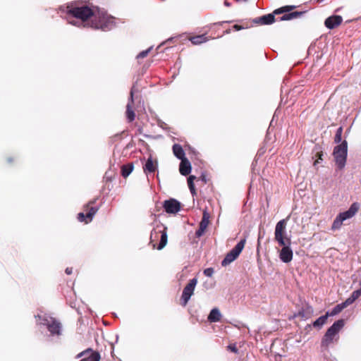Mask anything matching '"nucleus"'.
I'll return each instance as SVG.
<instances>
[{"instance_id":"obj_1","label":"nucleus","mask_w":361,"mask_h":361,"mask_svg":"<svg viewBox=\"0 0 361 361\" xmlns=\"http://www.w3.org/2000/svg\"><path fill=\"white\" fill-rule=\"evenodd\" d=\"M61 10L68 15V23L77 27H85L87 25L85 21L90 17H92L90 27L94 29L106 32L112 30L116 25L113 16L99 10L95 12L81 2H71L61 6Z\"/></svg>"},{"instance_id":"obj_2","label":"nucleus","mask_w":361,"mask_h":361,"mask_svg":"<svg viewBox=\"0 0 361 361\" xmlns=\"http://www.w3.org/2000/svg\"><path fill=\"white\" fill-rule=\"evenodd\" d=\"M36 323L38 326L45 327L47 330V337L49 342L59 343L61 342L63 334L62 323L56 318L43 313L35 316Z\"/></svg>"},{"instance_id":"obj_3","label":"nucleus","mask_w":361,"mask_h":361,"mask_svg":"<svg viewBox=\"0 0 361 361\" xmlns=\"http://www.w3.org/2000/svg\"><path fill=\"white\" fill-rule=\"evenodd\" d=\"M345 325V320L340 319L336 321L326 331L321 341V346L328 348L334 341L338 339V334Z\"/></svg>"},{"instance_id":"obj_4","label":"nucleus","mask_w":361,"mask_h":361,"mask_svg":"<svg viewBox=\"0 0 361 361\" xmlns=\"http://www.w3.org/2000/svg\"><path fill=\"white\" fill-rule=\"evenodd\" d=\"M333 155L337 167L343 169L345 166L348 156V142L345 140L334 147Z\"/></svg>"},{"instance_id":"obj_5","label":"nucleus","mask_w":361,"mask_h":361,"mask_svg":"<svg viewBox=\"0 0 361 361\" xmlns=\"http://www.w3.org/2000/svg\"><path fill=\"white\" fill-rule=\"evenodd\" d=\"M358 209L359 204L357 202H353L348 210L339 213V214L334 220L331 228L333 230L340 228L343 224V222L354 216L355 214L357 212Z\"/></svg>"},{"instance_id":"obj_6","label":"nucleus","mask_w":361,"mask_h":361,"mask_svg":"<svg viewBox=\"0 0 361 361\" xmlns=\"http://www.w3.org/2000/svg\"><path fill=\"white\" fill-rule=\"evenodd\" d=\"M159 233L161 236L157 249L160 250L166 245L168 242L167 227L164 226L163 224H160L154 228L150 233V243L155 241Z\"/></svg>"},{"instance_id":"obj_7","label":"nucleus","mask_w":361,"mask_h":361,"mask_svg":"<svg viewBox=\"0 0 361 361\" xmlns=\"http://www.w3.org/2000/svg\"><path fill=\"white\" fill-rule=\"evenodd\" d=\"M246 243V238L241 239L235 247L229 251L221 262V265L226 267L233 262L241 253Z\"/></svg>"},{"instance_id":"obj_8","label":"nucleus","mask_w":361,"mask_h":361,"mask_svg":"<svg viewBox=\"0 0 361 361\" xmlns=\"http://www.w3.org/2000/svg\"><path fill=\"white\" fill-rule=\"evenodd\" d=\"M289 219V216L286 219L280 220L276 225L275 231H274V238L276 241L280 245H285L286 238L285 235L286 233V225L288 220Z\"/></svg>"},{"instance_id":"obj_9","label":"nucleus","mask_w":361,"mask_h":361,"mask_svg":"<svg viewBox=\"0 0 361 361\" xmlns=\"http://www.w3.org/2000/svg\"><path fill=\"white\" fill-rule=\"evenodd\" d=\"M197 283V279L193 278L190 280L189 283L183 288L181 295V303L183 306H185L190 300L191 296L194 293L195 286Z\"/></svg>"},{"instance_id":"obj_10","label":"nucleus","mask_w":361,"mask_h":361,"mask_svg":"<svg viewBox=\"0 0 361 361\" xmlns=\"http://www.w3.org/2000/svg\"><path fill=\"white\" fill-rule=\"evenodd\" d=\"M75 358H81L80 361H99L100 355L98 352L94 351L92 348H87L78 353L75 356Z\"/></svg>"},{"instance_id":"obj_11","label":"nucleus","mask_w":361,"mask_h":361,"mask_svg":"<svg viewBox=\"0 0 361 361\" xmlns=\"http://www.w3.org/2000/svg\"><path fill=\"white\" fill-rule=\"evenodd\" d=\"M137 90L135 88V85H133L131 87L130 92V97L128 99V104L126 105V117L128 121V122H132L135 120V114L133 109L132 105L134 103V93L137 92Z\"/></svg>"},{"instance_id":"obj_12","label":"nucleus","mask_w":361,"mask_h":361,"mask_svg":"<svg viewBox=\"0 0 361 361\" xmlns=\"http://www.w3.org/2000/svg\"><path fill=\"white\" fill-rule=\"evenodd\" d=\"M163 207L166 213L176 214L180 209V202L176 199L170 198L164 202Z\"/></svg>"},{"instance_id":"obj_13","label":"nucleus","mask_w":361,"mask_h":361,"mask_svg":"<svg viewBox=\"0 0 361 361\" xmlns=\"http://www.w3.org/2000/svg\"><path fill=\"white\" fill-rule=\"evenodd\" d=\"M288 244L285 242V245H282L283 247L281 250L279 257L280 259L284 263L290 262L293 259V250L290 247V240L287 239Z\"/></svg>"},{"instance_id":"obj_14","label":"nucleus","mask_w":361,"mask_h":361,"mask_svg":"<svg viewBox=\"0 0 361 361\" xmlns=\"http://www.w3.org/2000/svg\"><path fill=\"white\" fill-rule=\"evenodd\" d=\"M343 21L341 16H331L325 20L324 25L329 29H334L338 26Z\"/></svg>"},{"instance_id":"obj_15","label":"nucleus","mask_w":361,"mask_h":361,"mask_svg":"<svg viewBox=\"0 0 361 361\" xmlns=\"http://www.w3.org/2000/svg\"><path fill=\"white\" fill-rule=\"evenodd\" d=\"M254 23H260L262 25H270L275 21V16L272 13L264 15L259 18L253 19Z\"/></svg>"},{"instance_id":"obj_16","label":"nucleus","mask_w":361,"mask_h":361,"mask_svg":"<svg viewBox=\"0 0 361 361\" xmlns=\"http://www.w3.org/2000/svg\"><path fill=\"white\" fill-rule=\"evenodd\" d=\"M158 168V163L156 161L154 163L152 157L150 156L146 161L145 166H143L144 172L147 175L150 173H154Z\"/></svg>"},{"instance_id":"obj_17","label":"nucleus","mask_w":361,"mask_h":361,"mask_svg":"<svg viewBox=\"0 0 361 361\" xmlns=\"http://www.w3.org/2000/svg\"><path fill=\"white\" fill-rule=\"evenodd\" d=\"M191 164L187 158L180 160L179 171L181 175L187 176L191 172Z\"/></svg>"},{"instance_id":"obj_18","label":"nucleus","mask_w":361,"mask_h":361,"mask_svg":"<svg viewBox=\"0 0 361 361\" xmlns=\"http://www.w3.org/2000/svg\"><path fill=\"white\" fill-rule=\"evenodd\" d=\"M312 314L313 308L307 305L298 312V316L300 317L302 319L306 320L310 318Z\"/></svg>"},{"instance_id":"obj_19","label":"nucleus","mask_w":361,"mask_h":361,"mask_svg":"<svg viewBox=\"0 0 361 361\" xmlns=\"http://www.w3.org/2000/svg\"><path fill=\"white\" fill-rule=\"evenodd\" d=\"M221 314L219 311V310L216 307L215 308H213L209 315H208V317H207V319L209 320V322H218L220 321L221 319Z\"/></svg>"},{"instance_id":"obj_20","label":"nucleus","mask_w":361,"mask_h":361,"mask_svg":"<svg viewBox=\"0 0 361 361\" xmlns=\"http://www.w3.org/2000/svg\"><path fill=\"white\" fill-rule=\"evenodd\" d=\"M172 149H173V154L177 159L181 160V159H183L185 158V152L180 145L174 144L173 145Z\"/></svg>"},{"instance_id":"obj_21","label":"nucleus","mask_w":361,"mask_h":361,"mask_svg":"<svg viewBox=\"0 0 361 361\" xmlns=\"http://www.w3.org/2000/svg\"><path fill=\"white\" fill-rule=\"evenodd\" d=\"M305 13V11H293V12L285 13L281 17H280L279 20L280 21L290 20H292V19H294V18L301 16Z\"/></svg>"},{"instance_id":"obj_22","label":"nucleus","mask_w":361,"mask_h":361,"mask_svg":"<svg viewBox=\"0 0 361 361\" xmlns=\"http://www.w3.org/2000/svg\"><path fill=\"white\" fill-rule=\"evenodd\" d=\"M328 318V314L325 313V314L319 317L312 323V326L320 329L326 323Z\"/></svg>"},{"instance_id":"obj_23","label":"nucleus","mask_w":361,"mask_h":361,"mask_svg":"<svg viewBox=\"0 0 361 361\" xmlns=\"http://www.w3.org/2000/svg\"><path fill=\"white\" fill-rule=\"evenodd\" d=\"M134 168L133 163H129L128 164L123 165L121 166V175L123 177L126 178L128 177L131 172L133 171Z\"/></svg>"},{"instance_id":"obj_24","label":"nucleus","mask_w":361,"mask_h":361,"mask_svg":"<svg viewBox=\"0 0 361 361\" xmlns=\"http://www.w3.org/2000/svg\"><path fill=\"white\" fill-rule=\"evenodd\" d=\"M207 40L208 38L207 37L206 35H196L190 38V42L193 44H200L203 42H207Z\"/></svg>"},{"instance_id":"obj_25","label":"nucleus","mask_w":361,"mask_h":361,"mask_svg":"<svg viewBox=\"0 0 361 361\" xmlns=\"http://www.w3.org/2000/svg\"><path fill=\"white\" fill-rule=\"evenodd\" d=\"M344 309L341 303L336 305L331 311H327L326 313L328 317H334L340 313Z\"/></svg>"},{"instance_id":"obj_26","label":"nucleus","mask_w":361,"mask_h":361,"mask_svg":"<svg viewBox=\"0 0 361 361\" xmlns=\"http://www.w3.org/2000/svg\"><path fill=\"white\" fill-rule=\"evenodd\" d=\"M209 222V214L207 212V210H204L203 212L202 218L200 223V226L206 228L207 227Z\"/></svg>"},{"instance_id":"obj_27","label":"nucleus","mask_w":361,"mask_h":361,"mask_svg":"<svg viewBox=\"0 0 361 361\" xmlns=\"http://www.w3.org/2000/svg\"><path fill=\"white\" fill-rule=\"evenodd\" d=\"M195 178V176H190L188 178V188H189L192 196L196 195L195 188V185H194V182H193Z\"/></svg>"},{"instance_id":"obj_28","label":"nucleus","mask_w":361,"mask_h":361,"mask_svg":"<svg viewBox=\"0 0 361 361\" xmlns=\"http://www.w3.org/2000/svg\"><path fill=\"white\" fill-rule=\"evenodd\" d=\"M98 209L99 208L97 207H92L89 209V211L86 213V217L88 219L87 222H90L92 220Z\"/></svg>"},{"instance_id":"obj_29","label":"nucleus","mask_w":361,"mask_h":361,"mask_svg":"<svg viewBox=\"0 0 361 361\" xmlns=\"http://www.w3.org/2000/svg\"><path fill=\"white\" fill-rule=\"evenodd\" d=\"M343 127L342 126H340L336 132V135H335V137H334V142L336 143V144H341L343 141H342V134H343Z\"/></svg>"},{"instance_id":"obj_30","label":"nucleus","mask_w":361,"mask_h":361,"mask_svg":"<svg viewBox=\"0 0 361 361\" xmlns=\"http://www.w3.org/2000/svg\"><path fill=\"white\" fill-rule=\"evenodd\" d=\"M294 8H295L294 6H283L281 8L276 9L272 14H274V15H275V14H281V13H285V12H288V11H291Z\"/></svg>"},{"instance_id":"obj_31","label":"nucleus","mask_w":361,"mask_h":361,"mask_svg":"<svg viewBox=\"0 0 361 361\" xmlns=\"http://www.w3.org/2000/svg\"><path fill=\"white\" fill-rule=\"evenodd\" d=\"M357 299L351 294L344 302H341L344 308L353 304Z\"/></svg>"},{"instance_id":"obj_32","label":"nucleus","mask_w":361,"mask_h":361,"mask_svg":"<svg viewBox=\"0 0 361 361\" xmlns=\"http://www.w3.org/2000/svg\"><path fill=\"white\" fill-rule=\"evenodd\" d=\"M152 48H153V47L152 46L149 48H148L147 49L140 52L137 56V59H143V58L146 57L148 55V54L149 53V51L152 49Z\"/></svg>"},{"instance_id":"obj_33","label":"nucleus","mask_w":361,"mask_h":361,"mask_svg":"<svg viewBox=\"0 0 361 361\" xmlns=\"http://www.w3.org/2000/svg\"><path fill=\"white\" fill-rule=\"evenodd\" d=\"M78 220L80 222L87 221H88V219L86 217V214H85L83 212H80L78 214Z\"/></svg>"},{"instance_id":"obj_34","label":"nucleus","mask_w":361,"mask_h":361,"mask_svg":"<svg viewBox=\"0 0 361 361\" xmlns=\"http://www.w3.org/2000/svg\"><path fill=\"white\" fill-rule=\"evenodd\" d=\"M205 229H206V228H204V227H202V226L199 225V228L196 231L195 235L197 238L201 237L203 235Z\"/></svg>"},{"instance_id":"obj_35","label":"nucleus","mask_w":361,"mask_h":361,"mask_svg":"<svg viewBox=\"0 0 361 361\" xmlns=\"http://www.w3.org/2000/svg\"><path fill=\"white\" fill-rule=\"evenodd\" d=\"M214 274L213 268H207L204 270V274L208 277H212Z\"/></svg>"},{"instance_id":"obj_36","label":"nucleus","mask_w":361,"mask_h":361,"mask_svg":"<svg viewBox=\"0 0 361 361\" xmlns=\"http://www.w3.org/2000/svg\"><path fill=\"white\" fill-rule=\"evenodd\" d=\"M228 349L234 353H238V349L237 348L235 344H230L228 345Z\"/></svg>"},{"instance_id":"obj_37","label":"nucleus","mask_w":361,"mask_h":361,"mask_svg":"<svg viewBox=\"0 0 361 361\" xmlns=\"http://www.w3.org/2000/svg\"><path fill=\"white\" fill-rule=\"evenodd\" d=\"M233 27L236 31H239V30H243L245 28L244 27L239 25H234Z\"/></svg>"},{"instance_id":"obj_38","label":"nucleus","mask_w":361,"mask_h":361,"mask_svg":"<svg viewBox=\"0 0 361 361\" xmlns=\"http://www.w3.org/2000/svg\"><path fill=\"white\" fill-rule=\"evenodd\" d=\"M65 272H66V274L70 275V274H72V272H73V269H72V268H71V267H67V268L66 269V270H65Z\"/></svg>"},{"instance_id":"obj_39","label":"nucleus","mask_w":361,"mask_h":361,"mask_svg":"<svg viewBox=\"0 0 361 361\" xmlns=\"http://www.w3.org/2000/svg\"><path fill=\"white\" fill-rule=\"evenodd\" d=\"M224 5H225L226 6L229 7V6H231V4L230 2H228V1H224Z\"/></svg>"},{"instance_id":"obj_40","label":"nucleus","mask_w":361,"mask_h":361,"mask_svg":"<svg viewBox=\"0 0 361 361\" xmlns=\"http://www.w3.org/2000/svg\"><path fill=\"white\" fill-rule=\"evenodd\" d=\"M226 32V34L230 33V30H226V32Z\"/></svg>"},{"instance_id":"obj_41","label":"nucleus","mask_w":361,"mask_h":361,"mask_svg":"<svg viewBox=\"0 0 361 361\" xmlns=\"http://www.w3.org/2000/svg\"><path fill=\"white\" fill-rule=\"evenodd\" d=\"M350 130V128H349L347 130V131H346V134H348V133H349Z\"/></svg>"},{"instance_id":"obj_42","label":"nucleus","mask_w":361,"mask_h":361,"mask_svg":"<svg viewBox=\"0 0 361 361\" xmlns=\"http://www.w3.org/2000/svg\"><path fill=\"white\" fill-rule=\"evenodd\" d=\"M317 163H319V160H317V161L314 162V164H317Z\"/></svg>"},{"instance_id":"obj_43","label":"nucleus","mask_w":361,"mask_h":361,"mask_svg":"<svg viewBox=\"0 0 361 361\" xmlns=\"http://www.w3.org/2000/svg\"><path fill=\"white\" fill-rule=\"evenodd\" d=\"M8 161L11 162V159H8Z\"/></svg>"},{"instance_id":"obj_44","label":"nucleus","mask_w":361,"mask_h":361,"mask_svg":"<svg viewBox=\"0 0 361 361\" xmlns=\"http://www.w3.org/2000/svg\"><path fill=\"white\" fill-rule=\"evenodd\" d=\"M360 18H361V16H360Z\"/></svg>"}]
</instances>
